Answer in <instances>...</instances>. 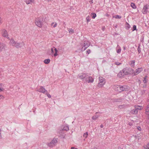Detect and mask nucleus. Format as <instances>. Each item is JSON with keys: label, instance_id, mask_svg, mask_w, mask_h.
Here are the masks:
<instances>
[{"label": "nucleus", "instance_id": "39448f33", "mask_svg": "<svg viewBox=\"0 0 149 149\" xmlns=\"http://www.w3.org/2000/svg\"><path fill=\"white\" fill-rule=\"evenodd\" d=\"M51 52L52 54L55 57L58 55V50L56 48H55L54 47H52L51 49Z\"/></svg>", "mask_w": 149, "mask_h": 149}, {"label": "nucleus", "instance_id": "f704fd0d", "mask_svg": "<svg viewBox=\"0 0 149 149\" xmlns=\"http://www.w3.org/2000/svg\"><path fill=\"white\" fill-rule=\"evenodd\" d=\"M121 48L119 47V49L116 50L117 53H120L121 52Z\"/></svg>", "mask_w": 149, "mask_h": 149}, {"label": "nucleus", "instance_id": "4468645a", "mask_svg": "<svg viewBox=\"0 0 149 149\" xmlns=\"http://www.w3.org/2000/svg\"><path fill=\"white\" fill-rule=\"evenodd\" d=\"M5 50V45L3 44L0 43V52L4 51Z\"/></svg>", "mask_w": 149, "mask_h": 149}, {"label": "nucleus", "instance_id": "e433bc0d", "mask_svg": "<svg viewBox=\"0 0 149 149\" xmlns=\"http://www.w3.org/2000/svg\"><path fill=\"white\" fill-rule=\"evenodd\" d=\"M133 29L132 30L133 31H134L135 30H136V25H134L133 27Z\"/></svg>", "mask_w": 149, "mask_h": 149}, {"label": "nucleus", "instance_id": "a19ab883", "mask_svg": "<svg viewBox=\"0 0 149 149\" xmlns=\"http://www.w3.org/2000/svg\"><path fill=\"white\" fill-rule=\"evenodd\" d=\"M133 122H132V121L129 122L128 123V125L130 126L132 125H133Z\"/></svg>", "mask_w": 149, "mask_h": 149}, {"label": "nucleus", "instance_id": "72a5a7b5", "mask_svg": "<svg viewBox=\"0 0 149 149\" xmlns=\"http://www.w3.org/2000/svg\"><path fill=\"white\" fill-rule=\"evenodd\" d=\"M88 136V133L87 132H86L85 133H84L83 134V136L85 138H86Z\"/></svg>", "mask_w": 149, "mask_h": 149}, {"label": "nucleus", "instance_id": "2f4dec72", "mask_svg": "<svg viewBox=\"0 0 149 149\" xmlns=\"http://www.w3.org/2000/svg\"><path fill=\"white\" fill-rule=\"evenodd\" d=\"M86 20L87 22H88L90 21L91 19L89 16L88 15L86 17Z\"/></svg>", "mask_w": 149, "mask_h": 149}, {"label": "nucleus", "instance_id": "49530a36", "mask_svg": "<svg viewBox=\"0 0 149 149\" xmlns=\"http://www.w3.org/2000/svg\"><path fill=\"white\" fill-rule=\"evenodd\" d=\"M116 63V64L117 65H119L120 64V63Z\"/></svg>", "mask_w": 149, "mask_h": 149}, {"label": "nucleus", "instance_id": "1a4fd4ad", "mask_svg": "<svg viewBox=\"0 0 149 149\" xmlns=\"http://www.w3.org/2000/svg\"><path fill=\"white\" fill-rule=\"evenodd\" d=\"M128 89V87L127 86H120V89L119 91L121 92L123 91H126Z\"/></svg>", "mask_w": 149, "mask_h": 149}, {"label": "nucleus", "instance_id": "603ef678", "mask_svg": "<svg viewBox=\"0 0 149 149\" xmlns=\"http://www.w3.org/2000/svg\"><path fill=\"white\" fill-rule=\"evenodd\" d=\"M75 149H78L77 148H75Z\"/></svg>", "mask_w": 149, "mask_h": 149}, {"label": "nucleus", "instance_id": "f3484780", "mask_svg": "<svg viewBox=\"0 0 149 149\" xmlns=\"http://www.w3.org/2000/svg\"><path fill=\"white\" fill-rule=\"evenodd\" d=\"M135 108L136 109V110H141L143 108V107L142 106H140L139 105H136L135 106Z\"/></svg>", "mask_w": 149, "mask_h": 149}, {"label": "nucleus", "instance_id": "9d476101", "mask_svg": "<svg viewBox=\"0 0 149 149\" xmlns=\"http://www.w3.org/2000/svg\"><path fill=\"white\" fill-rule=\"evenodd\" d=\"M143 70V68H138L136 69L135 72L134 71V75H136L141 72Z\"/></svg>", "mask_w": 149, "mask_h": 149}, {"label": "nucleus", "instance_id": "ddd939ff", "mask_svg": "<svg viewBox=\"0 0 149 149\" xmlns=\"http://www.w3.org/2000/svg\"><path fill=\"white\" fill-rule=\"evenodd\" d=\"M125 75V74L123 72V70L119 72L118 74V77L121 78L123 77L124 75Z\"/></svg>", "mask_w": 149, "mask_h": 149}, {"label": "nucleus", "instance_id": "5701e85b", "mask_svg": "<svg viewBox=\"0 0 149 149\" xmlns=\"http://www.w3.org/2000/svg\"><path fill=\"white\" fill-rule=\"evenodd\" d=\"M50 61V60L49 59H45L44 60V62L46 64H48Z\"/></svg>", "mask_w": 149, "mask_h": 149}, {"label": "nucleus", "instance_id": "a211bd4d", "mask_svg": "<svg viewBox=\"0 0 149 149\" xmlns=\"http://www.w3.org/2000/svg\"><path fill=\"white\" fill-rule=\"evenodd\" d=\"M94 81L93 79L91 77H90L88 78V80H87V82L88 83H92Z\"/></svg>", "mask_w": 149, "mask_h": 149}, {"label": "nucleus", "instance_id": "6ab92c4d", "mask_svg": "<svg viewBox=\"0 0 149 149\" xmlns=\"http://www.w3.org/2000/svg\"><path fill=\"white\" fill-rule=\"evenodd\" d=\"M89 44L88 42H86V43H84V50H85L89 46Z\"/></svg>", "mask_w": 149, "mask_h": 149}, {"label": "nucleus", "instance_id": "c03bdc74", "mask_svg": "<svg viewBox=\"0 0 149 149\" xmlns=\"http://www.w3.org/2000/svg\"><path fill=\"white\" fill-rule=\"evenodd\" d=\"M86 52H87V53L89 54V53H90L91 51L90 49H88L86 51Z\"/></svg>", "mask_w": 149, "mask_h": 149}, {"label": "nucleus", "instance_id": "20e7f679", "mask_svg": "<svg viewBox=\"0 0 149 149\" xmlns=\"http://www.w3.org/2000/svg\"><path fill=\"white\" fill-rule=\"evenodd\" d=\"M123 72L125 74L127 75L128 74H133L134 73V70L131 68H125L123 69Z\"/></svg>", "mask_w": 149, "mask_h": 149}, {"label": "nucleus", "instance_id": "bb28decb", "mask_svg": "<svg viewBox=\"0 0 149 149\" xmlns=\"http://www.w3.org/2000/svg\"><path fill=\"white\" fill-rule=\"evenodd\" d=\"M91 15L92 17V18L93 19H95L96 16V14L94 13H92Z\"/></svg>", "mask_w": 149, "mask_h": 149}, {"label": "nucleus", "instance_id": "58836bf2", "mask_svg": "<svg viewBox=\"0 0 149 149\" xmlns=\"http://www.w3.org/2000/svg\"><path fill=\"white\" fill-rule=\"evenodd\" d=\"M3 22V19L1 18V17H0V25Z\"/></svg>", "mask_w": 149, "mask_h": 149}, {"label": "nucleus", "instance_id": "f8f14e48", "mask_svg": "<svg viewBox=\"0 0 149 149\" xmlns=\"http://www.w3.org/2000/svg\"><path fill=\"white\" fill-rule=\"evenodd\" d=\"M87 77V75L86 74L82 73L79 74L78 75V78L81 79H83Z\"/></svg>", "mask_w": 149, "mask_h": 149}, {"label": "nucleus", "instance_id": "9b49d317", "mask_svg": "<svg viewBox=\"0 0 149 149\" xmlns=\"http://www.w3.org/2000/svg\"><path fill=\"white\" fill-rule=\"evenodd\" d=\"M2 35L4 37L8 38V35L6 30L3 29L2 31Z\"/></svg>", "mask_w": 149, "mask_h": 149}, {"label": "nucleus", "instance_id": "ea45409f", "mask_svg": "<svg viewBox=\"0 0 149 149\" xmlns=\"http://www.w3.org/2000/svg\"><path fill=\"white\" fill-rule=\"evenodd\" d=\"M46 95H47V97H49V98H51V95L50 94H48L47 93V92H46Z\"/></svg>", "mask_w": 149, "mask_h": 149}, {"label": "nucleus", "instance_id": "4be33fe9", "mask_svg": "<svg viewBox=\"0 0 149 149\" xmlns=\"http://www.w3.org/2000/svg\"><path fill=\"white\" fill-rule=\"evenodd\" d=\"M131 113L134 114H137L138 113V111L136 110V109H133L131 111Z\"/></svg>", "mask_w": 149, "mask_h": 149}, {"label": "nucleus", "instance_id": "473e14b6", "mask_svg": "<svg viewBox=\"0 0 149 149\" xmlns=\"http://www.w3.org/2000/svg\"><path fill=\"white\" fill-rule=\"evenodd\" d=\"M126 28L127 29H129L130 28V25L128 24L127 22L126 23Z\"/></svg>", "mask_w": 149, "mask_h": 149}, {"label": "nucleus", "instance_id": "de8ad7c7", "mask_svg": "<svg viewBox=\"0 0 149 149\" xmlns=\"http://www.w3.org/2000/svg\"><path fill=\"white\" fill-rule=\"evenodd\" d=\"M71 149H75V148L74 147H72L71 148Z\"/></svg>", "mask_w": 149, "mask_h": 149}, {"label": "nucleus", "instance_id": "6e6552de", "mask_svg": "<svg viewBox=\"0 0 149 149\" xmlns=\"http://www.w3.org/2000/svg\"><path fill=\"white\" fill-rule=\"evenodd\" d=\"M37 91L43 93H45L47 92V91L44 88L43 86H40L39 88L37 90Z\"/></svg>", "mask_w": 149, "mask_h": 149}, {"label": "nucleus", "instance_id": "0eeeda50", "mask_svg": "<svg viewBox=\"0 0 149 149\" xmlns=\"http://www.w3.org/2000/svg\"><path fill=\"white\" fill-rule=\"evenodd\" d=\"M149 8V5H146L144 6L142 10V12L144 14H146L148 12L147 9Z\"/></svg>", "mask_w": 149, "mask_h": 149}, {"label": "nucleus", "instance_id": "c756f323", "mask_svg": "<svg viewBox=\"0 0 149 149\" xmlns=\"http://www.w3.org/2000/svg\"><path fill=\"white\" fill-rule=\"evenodd\" d=\"M113 18H114L116 19H120L121 18V17L118 15H116L113 16Z\"/></svg>", "mask_w": 149, "mask_h": 149}, {"label": "nucleus", "instance_id": "4c0bfd02", "mask_svg": "<svg viewBox=\"0 0 149 149\" xmlns=\"http://www.w3.org/2000/svg\"><path fill=\"white\" fill-rule=\"evenodd\" d=\"M144 147H146L147 149H149V143H148Z\"/></svg>", "mask_w": 149, "mask_h": 149}, {"label": "nucleus", "instance_id": "7ed1b4c3", "mask_svg": "<svg viewBox=\"0 0 149 149\" xmlns=\"http://www.w3.org/2000/svg\"><path fill=\"white\" fill-rule=\"evenodd\" d=\"M99 81L98 86L99 87H102L105 83V79L102 77H100L99 78Z\"/></svg>", "mask_w": 149, "mask_h": 149}, {"label": "nucleus", "instance_id": "3c124183", "mask_svg": "<svg viewBox=\"0 0 149 149\" xmlns=\"http://www.w3.org/2000/svg\"><path fill=\"white\" fill-rule=\"evenodd\" d=\"M106 16H108V14H107L106 15Z\"/></svg>", "mask_w": 149, "mask_h": 149}, {"label": "nucleus", "instance_id": "37998d69", "mask_svg": "<svg viewBox=\"0 0 149 149\" xmlns=\"http://www.w3.org/2000/svg\"><path fill=\"white\" fill-rule=\"evenodd\" d=\"M4 98V97L3 95L0 94V100L1 99H3Z\"/></svg>", "mask_w": 149, "mask_h": 149}, {"label": "nucleus", "instance_id": "b1692460", "mask_svg": "<svg viewBox=\"0 0 149 149\" xmlns=\"http://www.w3.org/2000/svg\"><path fill=\"white\" fill-rule=\"evenodd\" d=\"M135 63V61L134 60H132L130 61V65L131 66L133 67L134 65V64Z\"/></svg>", "mask_w": 149, "mask_h": 149}, {"label": "nucleus", "instance_id": "423d86ee", "mask_svg": "<svg viewBox=\"0 0 149 149\" xmlns=\"http://www.w3.org/2000/svg\"><path fill=\"white\" fill-rule=\"evenodd\" d=\"M57 142V139L54 138L51 142L48 144V146L50 147H53L56 145Z\"/></svg>", "mask_w": 149, "mask_h": 149}, {"label": "nucleus", "instance_id": "f03ea898", "mask_svg": "<svg viewBox=\"0 0 149 149\" xmlns=\"http://www.w3.org/2000/svg\"><path fill=\"white\" fill-rule=\"evenodd\" d=\"M10 43L13 46L18 48L21 47L22 44V43L16 42L13 39L10 40Z\"/></svg>", "mask_w": 149, "mask_h": 149}, {"label": "nucleus", "instance_id": "a18cd8bd", "mask_svg": "<svg viewBox=\"0 0 149 149\" xmlns=\"http://www.w3.org/2000/svg\"><path fill=\"white\" fill-rule=\"evenodd\" d=\"M138 82L140 84L141 83V81L139 79H138Z\"/></svg>", "mask_w": 149, "mask_h": 149}, {"label": "nucleus", "instance_id": "412c9836", "mask_svg": "<svg viewBox=\"0 0 149 149\" xmlns=\"http://www.w3.org/2000/svg\"><path fill=\"white\" fill-rule=\"evenodd\" d=\"M57 23L56 22H53L51 23V26L53 28H55L57 26Z\"/></svg>", "mask_w": 149, "mask_h": 149}, {"label": "nucleus", "instance_id": "8fccbe9b", "mask_svg": "<svg viewBox=\"0 0 149 149\" xmlns=\"http://www.w3.org/2000/svg\"><path fill=\"white\" fill-rule=\"evenodd\" d=\"M146 86V84H145L144 86H143V87L144 88H145Z\"/></svg>", "mask_w": 149, "mask_h": 149}, {"label": "nucleus", "instance_id": "79ce46f5", "mask_svg": "<svg viewBox=\"0 0 149 149\" xmlns=\"http://www.w3.org/2000/svg\"><path fill=\"white\" fill-rule=\"evenodd\" d=\"M137 129H138V130L139 131H141V129L140 127V126H137Z\"/></svg>", "mask_w": 149, "mask_h": 149}, {"label": "nucleus", "instance_id": "a878e982", "mask_svg": "<svg viewBox=\"0 0 149 149\" xmlns=\"http://www.w3.org/2000/svg\"><path fill=\"white\" fill-rule=\"evenodd\" d=\"M131 7L134 9H136V6L134 3H132L131 4Z\"/></svg>", "mask_w": 149, "mask_h": 149}, {"label": "nucleus", "instance_id": "2eb2a0df", "mask_svg": "<svg viewBox=\"0 0 149 149\" xmlns=\"http://www.w3.org/2000/svg\"><path fill=\"white\" fill-rule=\"evenodd\" d=\"M113 88L116 91L119 92H120L119 91V90H120V86H119V85L115 86L113 87Z\"/></svg>", "mask_w": 149, "mask_h": 149}, {"label": "nucleus", "instance_id": "f257e3e1", "mask_svg": "<svg viewBox=\"0 0 149 149\" xmlns=\"http://www.w3.org/2000/svg\"><path fill=\"white\" fill-rule=\"evenodd\" d=\"M35 25L40 28H41L43 26V22L40 17H38L35 21Z\"/></svg>", "mask_w": 149, "mask_h": 149}, {"label": "nucleus", "instance_id": "cd10ccee", "mask_svg": "<svg viewBox=\"0 0 149 149\" xmlns=\"http://www.w3.org/2000/svg\"><path fill=\"white\" fill-rule=\"evenodd\" d=\"M4 90L3 85L2 84H0V92L3 91Z\"/></svg>", "mask_w": 149, "mask_h": 149}, {"label": "nucleus", "instance_id": "aec40b11", "mask_svg": "<svg viewBox=\"0 0 149 149\" xmlns=\"http://www.w3.org/2000/svg\"><path fill=\"white\" fill-rule=\"evenodd\" d=\"M145 111L146 113L148 115H149V105L147 106Z\"/></svg>", "mask_w": 149, "mask_h": 149}, {"label": "nucleus", "instance_id": "c85d7f7f", "mask_svg": "<svg viewBox=\"0 0 149 149\" xmlns=\"http://www.w3.org/2000/svg\"><path fill=\"white\" fill-rule=\"evenodd\" d=\"M68 31L70 33H72L74 32V30L71 28L69 29Z\"/></svg>", "mask_w": 149, "mask_h": 149}, {"label": "nucleus", "instance_id": "09e8293b", "mask_svg": "<svg viewBox=\"0 0 149 149\" xmlns=\"http://www.w3.org/2000/svg\"><path fill=\"white\" fill-rule=\"evenodd\" d=\"M123 48L124 50H125V49H126L125 47H123Z\"/></svg>", "mask_w": 149, "mask_h": 149}, {"label": "nucleus", "instance_id": "393cba45", "mask_svg": "<svg viewBox=\"0 0 149 149\" xmlns=\"http://www.w3.org/2000/svg\"><path fill=\"white\" fill-rule=\"evenodd\" d=\"M99 116L97 115H95L93 116L92 119L93 120H95L98 118Z\"/></svg>", "mask_w": 149, "mask_h": 149}, {"label": "nucleus", "instance_id": "7c9ffc66", "mask_svg": "<svg viewBox=\"0 0 149 149\" xmlns=\"http://www.w3.org/2000/svg\"><path fill=\"white\" fill-rule=\"evenodd\" d=\"M147 76H145L143 78V82L144 83H146L147 81Z\"/></svg>", "mask_w": 149, "mask_h": 149}, {"label": "nucleus", "instance_id": "dca6fc26", "mask_svg": "<svg viewBox=\"0 0 149 149\" xmlns=\"http://www.w3.org/2000/svg\"><path fill=\"white\" fill-rule=\"evenodd\" d=\"M35 0H25V2L27 4H31L34 2Z\"/></svg>", "mask_w": 149, "mask_h": 149}, {"label": "nucleus", "instance_id": "c9c22d12", "mask_svg": "<svg viewBox=\"0 0 149 149\" xmlns=\"http://www.w3.org/2000/svg\"><path fill=\"white\" fill-rule=\"evenodd\" d=\"M69 127L67 126H65L63 128V130L66 131L68 130Z\"/></svg>", "mask_w": 149, "mask_h": 149}]
</instances>
